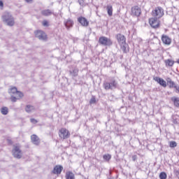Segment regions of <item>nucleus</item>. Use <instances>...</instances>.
Here are the masks:
<instances>
[{
	"mask_svg": "<svg viewBox=\"0 0 179 179\" xmlns=\"http://www.w3.org/2000/svg\"><path fill=\"white\" fill-rule=\"evenodd\" d=\"M66 179H75V175L72 171H68L66 173Z\"/></svg>",
	"mask_w": 179,
	"mask_h": 179,
	"instance_id": "nucleus-23",
	"label": "nucleus"
},
{
	"mask_svg": "<svg viewBox=\"0 0 179 179\" xmlns=\"http://www.w3.org/2000/svg\"><path fill=\"white\" fill-rule=\"evenodd\" d=\"M117 86H118V83H117L115 80H112L110 83H103V88L105 90H114V89H117Z\"/></svg>",
	"mask_w": 179,
	"mask_h": 179,
	"instance_id": "nucleus-3",
	"label": "nucleus"
},
{
	"mask_svg": "<svg viewBox=\"0 0 179 179\" xmlns=\"http://www.w3.org/2000/svg\"><path fill=\"white\" fill-rule=\"evenodd\" d=\"M69 75L72 78H76L79 75V69L74 67L72 70H69Z\"/></svg>",
	"mask_w": 179,
	"mask_h": 179,
	"instance_id": "nucleus-17",
	"label": "nucleus"
},
{
	"mask_svg": "<svg viewBox=\"0 0 179 179\" xmlns=\"http://www.w3.org/2000/svg\"><path fill=\"white\" fill-rule=\"evenodd\" d=\"M173 122L175 124H179V120H177V117H176V116L173 117Z\"/></svg>",
	"mask_w": 179,
	"mask_h": 179,
	"instance_id": "nucleus-38",
	"label": "nucleus"
},
{
	"mask_svg": "<svg viewBox=\"0 0 179 179\" xmlns=\"http://www.w3.org/2000/svg\"><path fill=\"white\" fill-rule=\"evenodd\" d=\"M99 44L101 45H106L110 47V45H113V41L111 39L106 37V36H101L99 38Z\"/></svg>",
	"mask_w": 179,
	"mask_h": 179,
	"instance_id": "nucleus-6",
	"label": "nucleus"
},
{
	"mask_svg": "<svg viewBox=\"0 0 179 179\" xmlns=\"http://www.w3.org/2000/svg\"><path fill=\"white\" fill-rule=\"evenodd\" d=\"M131 159H132L133 162H136V159H138V157L136 155H133L131 157Z\"/></svg>",
	"mask_w": 179,
	"mask_h": 179,
	"instance_id": "nucleus-39",
	"label": "nucleus"
},
{
	"mask_svg": "<svg viewBox=\"0 0 179 179\" xmlns=\"http://www.w3.org/2000/svg\"><path fill=\"white\" fill-rule=\"evenodd\" d=\"M78 3L80 6H83V5H85V1L83 0H78Z\"/></svg>",
	"mask_w": 179,
	"mask_h": 179,
	"instance_id": "nucleus-36",
	"label": "nucleus"
},
{
	"mask_svg": "<svg viewBox=\"0 0 179 179\" xmlns=\"http://www.w3.org/2000/svg\"><path fill=\"white\" fill-rule=\"evenodd\" d=\"M7 142L8 145H13V141L10 138H7Z\"/></svg>",
	"mask_w": 179,
	"mask_h": 179,
	"instance_id": "nucleus-37",
	"label": "nucleus"
},
{
	"mask_svg": "<svg viewBox=\"0 0 179 179\" xmlns=\"http://www.w3.org/2000/svg\"><path fill=\"white\" fill-rule=\"evenodd\" d=\"M64 23L67 30H69L71 27H73V20H72L71 18H69L66 20H65Z\"/></svg>",
	"mask_w": 179,
	"mask_h": 179,
	"instance_id": "nucleus-16",
	"label": "nucleus"
},
{
	"mask_svg": "<svg viewBox=\"0 0 179 179\" xmlns=\"http://www.w3.org/2000/svg\"><path fill=\"white\" fill-rule=\"evenodd\" d=\"M31 142L36 146H39L41 143L40 138L36 134H32L31 136Z\"/></svg>",
	"mask_w": 179,
	"mask_h": 179,
	"instance_id": "nucleus-10",
	"label": "nucleus"
},
{
	"mask_svg": "<svg viewBox=\"0 0 179 179\" xmlns=\"http://www.w3.org/2000/svg\"><path fill=\"white\" fill-rule=\"evenodd\" d=\"M10 100L11 101H13V103H16V101H17V98H16L15 96H11Z\"/></svg>",
	"mask_w": 179,
	"mask_h": 179,
	"instance_id": "nucleus-33",
	"label": "nucleus"
},
{
	"mask_svg": "<svg viewBox=\"0 0 179 179\" xmlns=\"http://www.w3.org/2000/svg\"><path fill=\"white\" fill-rule=\"evenodd\" d=\"M158 19L152 17L149 20V23L152 29H159L160 27V21Z\"/></svg>",
	"mask_w": 179,
	"mask_h": 179,
	"instance_id": "nucleus-8",
	"label": "nucleus"
},
{
	"mask_svg": "<svg viewBox=\"0 0 179 179\" xmlns=\"http://www.w3.org/2000/svg\"><path fill=\"white\" fill-rule=\"evenodd\" d=\"M0 6H3V2L0 0Z\"/></svg>",
	"mask_w": 179,
	"mask_h": 179,
	"instance_id": "nucleus-42",
	"label": "nucleus"
},
{
	"mask_svg": "<svg viewBox=\"0 0 179 179\" xmlns=\"http://www.w3.org/2000/svg\"><path fill=\"white\" fill-rule=\"evenodd\" d=\"M115 38L117 40V43H119V44L127 43V38H125V36L121 34H116Z\"/></svg>",
	"mask_w": 179,
	"mask_h": 179,
	"instance_id": "nucleus-11",
	"label": "nucleus"
},
{
	"mask_svg": "<svg viewBox=\"0 0 179 179\" xmlns=\"http://www.w3.org/2000/svg\"><path fill=\"white\" fill-rule=\"evenodd\" d=\"M169 146L170 148H176L177 143L176 141H170Z\"/></svg>",
	"mask_w": 179,
	"mask_h": 179,
	"instance_id": "nucleus-30",
	"label": "nucleus"
},
{
	"mask_svg": "<svg viewBox=\"0 0 179 179\" xmlns=\"http://www.w3.org/2000/svg\"><path fill=\"white\" fill-rule=\"evenodd\" d=\"M1 113L3 115H8V113H9V109L6 106H3L1 108Z\"/></svg>",
	"mask_w": 179,
	"mask_h": 179,
	"instance_id": "nucleus-24",
	"label": "nucleus"
},
{
	"mask_svg": "<svg viewBox=\"0 0 179 179\" xmlns=\"http://www.w3.org/2000/svg\"><path fill=\"white\" fill-rule=\"evenodd\" d=\"M174 89L178 91V93H179V86L176 85Z\"/></svg>",
	"mask_w": 179,
	"mask_h": 179,
	"instance_id": "nucleus-40",
	"label": "nucleus"
},
{
	"mask_svg": "<svg viewBox=\"0 0 179 179\" xmlns=\"http://www.w3.org/2000/svg\"><path fill=\"white\" fill-rule=\"evenodd\" d=\"M94 103H96V96H92L90 100V104H94Z\"/></svg>",
	"mask_w": 179,
	"mask_h": 179,
	"instance_id": "nucleus-31",
	"label": "nucleus"
},
{
	"mask_svg": "<svg viewBox=\"0 0 179 179\" xmlns=\"http://www.w3.org/2000/svg\"><path fill=\"white\" fill-rule=\"evenodd\" d=\"M159 178L160 179L167 178V174L166 173V172H161L159 174Z\"/></svg>",
	"mask_w": 179,
	"mask_h": 179,
	"instance_id": "nucleus-29",
	"label": "nucleus"
},
{
	"mask_svg": "<svg viewBox=\"0 0 179 179\" xmlns=\"http://www.w3.org/2000/svg\"><path fill=\"white\" fill-rule=\"evenodd\" d=\"M164 63H165L166 66H173V65H174V61H173L170 59L165 60Z\"/></svg>",
	"mask_w": 179,
	"mask_h": 179,
	"instance_id": "nucleus-25",
	"label": "nucleus"
},
{
	"mask_svg": "<svg viewBox=\"0 0 179 179\" xmlns=\"http://www.w3.org/2000/svg\"><path fill=\"white\" fill-rule=\"evenodd\" d=\"M25 1H26V2H27V3H30V2H32L33 0H25Z\"/></svg>",
	"mask_w": 179,
	"mask_h": 179,
	"instance_id": "nucleus-43",
	"label": "nucleus"
},
{
	"mask_svg": "<svg viewBox=\"0 0 179 179\" xmlns=\"http://www.w3.org/2000/svg\"><path fill=\"white\" fill-rule=\"evenodd\" d=\"M152 16L157 19H160L164 16V10L162 7H157L152 10Z\"/></svg>",
	"mask_w": 179,
	"mask_h": 179,
	"instance_id": "nucleus-4",
	"label": "nucleus"
},
{
	"mask_svg": "<svg viewBox=\"0 0 179 179\" xmlns=\"http://www.w3.org/2000/svg\"><path fill=\"white\" fill-rule=\"evenodd\" d=\"M131 16H136L137 17H139V16H141V13H142V10L138 6H134L131 7Z\"/></svg>",
	"mask_w": 179,
	"mask_h": 179,
	"instance_id": "nucleus-9",
	"label": "nucleus"
},
{
	"mask_svg": "<svg viewBox=\"0 0 179 179\" xmlns=\"http://www.w3.org/2000/svg\"><path fill=\"white\" fill-rule=\"evenodd\" d=\"M64 170V167L61 165H56L53 170H52V173L53 174H61V173H62V171Z\"/></svg>",
	"mask_w": 179,
	"mask_h": 179,
	"instance_id": "nucleus-15",
	"label": "nucleus"
},
{
	"mask_svg": "<svg viewBox=\"0 0 179 179\" xmlns=\"http://www.w3.org/2000/svg\"><path fill=\"white\" fill-rule=\"evenodd\" d=\"M178 178L179 179V170L176 172Z\"/></svg>",
	"mask_w": 179,
	"mask_h": 179,
	"instance_id": "nucleus-41",
	"label": "nucleus"
},
{
	"mask_svg": "<svg viewBox=\"0 0 179 179\" xmlns=\"http://www.w3.org/2000/svg\"><path fill=\"white\" fill-rule=\"evenodd\" d=\"M10 94H17V88L16 87H13L10 89V91L8 92Z\"/></svg>",
	"mask_w": 179,
	"mask_h": 179,
	"instance_id": "nucleus-27",
	"label": "nucleus"
},
{
	"mask_svg": "<svg viewBox=\"0 0 179 179\" xmlns=\"http://www.w3.org/2000/svg\"><path fill=\"white\" fill-rule=\"evenodd\" d=\"M59 136L62 139H68L71 136V133L68 129L62 128L59 131Z\"/></svg>",
	"mask_w": 179,
	"mask_h": 179,
	"instance_id": "nucleus-7",
	"label": "nucleus"
},
{
	"mask_svg": "<svg viewBox=\"0 0 179 179\" xmlns=\"http://www.w3.org/2000/svg\"><path fill=\"white\" fill-rule=\"evenodd\" d=\"M30 121L32 124H37V122H38V121H37V120L34 119V118H31Z\"/></svg>",
	"mask_w": 179,
	"mask_h": 179,
	"instance_id": "nucleus-35",
	"label": "nucleus"
},
{
	"mask_svg": "<svg viewBox=\"0 0 179 179\" xmlns=\"http://www.w3.org/2000/svg\"><path fill=\"white\" fill-rule=\"evenodd\" d=\"M17 95L19 96L20 98L23 97V96H24L23 94V92H20V91H17Z\"/></svg>",
	"mask_w": 179,
	"mask_h": 179,
	"instance_id": "nucleus-34",
	"label": "nucleus"
},
{
	"mask_svg": "<svg viewBox=\"0 0 179 179\" xmlns=\"http://www.w3.org/2000/svg\"><path fill=\"white\" fill-rule=\"evenodd\" d=\"M120 47H121L122 51H123V52L124 54H127V47H128V44H127V42H124L123 43H120Z\"/></svg>",
	"mask_w": 179,
	"mask_h": 179,
	"instance_id": "nucleus-22",
	"label": "nucleus"
},
{
	"mask_svg": "<svg viewBox=\"0 0 179 179\" xmlns=\"http://www.w3.org/2000/svg\"><path fill=\"white\" fill-rule=\"evenodd\" d=\"M78 22L81 24V26H83V27H87V26H89V21H87L86 17H80L78 18Z\"/></svg>",
	"mask_w": 179,
	"mask_h": 179,
	"instance_id": "nucleus-12",
	"label": "nucleus"
},
{
	"mask_svg": "<svg viewBox=\"0 0 179 179\" xmlns=\"http://www.w3.org/2000/svg\"><path fill=\"white\" fill-rule=\"evenodd\" d=\"M154 80H155V82H157V83H159V85H160L163 87H167V83L165 80H163V78H161L160 77H155L154 78Z\"/></svg>",
	"mask_w": 179,
	"mask_h": 179,
	"instance_id": "nucleus-14",
	"label": "nucleus"
},
{
	"mask_svg": "<svg viewBox=\"0 0 179 179\" xmlns=\"http://www.w3.org/2000/svg\"><path fill=\"white\" fill-rule=\"evenodd\" d=\"M34 34H35V37H36V38H38V40H41L42 41H47V34H45V32H44V31H41V30H37L34 31Z\"/></svg>",
	"mask_w": 179,
	"mask_h": 179,
	"instance_id": "nucleus-5",
	"label": "nucleus"
},
{
	"mask_svg": "<svg viewBox=\"0 0 179 179\" xmlns=\"http://www.w3.org/2000/svg\"><path fill=\"white\" fill-rule=\"evenodd\" d=\"M166 83L170 89H173L176 86V83H174V81H172L171 78H166Z\"/></svg>",
	"mask_w": 179,
	"mask_h": 179,
	"instance_id": "nucleus-19",
	"label": "nucleus"
},
{
	"mask_svg": "<svg viewBox=\"0 0 179 179\" xmlns=\"http://www.w3.org/2000/svg\"><path fill=\"white\" fill-rule=\"evenodd\" d=\"M162 41L166 45H170L171 44V38H170L167 35L163 34L162 36Z\"/></svg>",
	"mask_w": 179,
	"mask_h": 179,
	"instance_id": "nucleus-13",
	"label": "nucleus"
},
{
	"mask_svg": "<svg viewBox=\"0 0 179 179\" xmlns=\"http://www.w3.org/2000/svg\"><path fill=\"white\" fill-rule=\"evenodd\" d=\"M12 155L15 159H22V150H20V145L15 144L13 145L12 150Z\"/></svg>",
	"mask_w": 179,
	"mask_h": 179,
	"instance_id": "nucleus-2",
	"label": "nucleus"
},
{
	"mask_svg": "<svg viewBox=\"0 0 179 179\" xmlns=\"http://www.w3.org/2000/svg\"><path fill=\"white\" fill-rule=\"evenodd\" d=\"M103 160H106V162H110V160L111 159V155L110 154L104 155L103 156Z\"/></svg>",
	"mask_w": 179,
	"mask_h": 179,
	"instance_id": "nucleus-28",
	"label": "nucleus"
},
{
	"mask_svg": "<svg viewBox=\"0 0 179 179\" xmlns=\"http://www.w3.org/2000/svg\"><path fill=\"white\" fill-rule=\"evenodd\" d=\"M2 20L6 26L13 27L15 26V17L9 12H5L1 16Z\"/></svg>",
	"mask_w": 179,
	"mask_h": 179,
	"instance_id": "nucleus-1",
	"label": "nucleus"
},
{
	"mask_svg": "<svg viewBox=\"0 0 179 179\" xmlns=\"http://www.w3.org/2000/svg\"><path fill=\"white\" fill-rule=\"evenodd\" d=\"M108 16H113V6L108 5L106 7Z\"/></svg>",
	"mask_w": 179,
	"mask_h": 179,
	"instance_id": "nucleus-26",
	"label": "nucleus"
},
{
	"mask_svg": "<svg viewBox=\"0 0 179 179\" xmlns=\"http://www.w3.org/2000/svg\"><path fill=\"white\" fill-rule=\"evenodd\" d=\"M43 26H45V27H48V26H50V24H48V21H47V20H43Z\"/></svg>",
	"mask_w": 179,
	"mask_h": 179,
	"instance_id": "nucleus-32",
	"label": "nucleus"
},
{
	"mask_svg": "<svg viewBox=\"0 0 179 179\" xmlns=\"http://www.w3.org/2000/svg\"><path fill=\"white\" fill-rule=\"evenodd\" d=\"M171 101H173L175 107H179V98L176 96H173L171 98Z\"/></svg>",
	"mask_w": 179,
	"mask_h": 179,
	"instance_id": "nucleus-20",
	"label": "nucleus"
},
{
	"mask_svg": "<svg viewBox=\"0 0 179 179\" xmlns=\"http://www.w3.org/2000/svg\"><path fill=\"white\" fill-rule=\"evenodd\" d=\"M41 13L42 16H51V15H54V13L50 9L43 10Z\"/></svg>",
	"mask_w": 179,
	"mask_h": 179,
	"instance_id": "nucleus-18",
	"label": "nucleus"
},
{
	"mask_svg": "<svg viewBox=\"0 0 179 179\" xmlns=\"http://www.w3.org/2000/svg\"><path fill=\"white\" fill-rule=\"evenodd\" d=\"M34 110H36V108L31 105H27L25 107V111H26V113H28L29 114L30 113H32V111H34Z\"/></svg>",
	"mask_w": 179,
	"mask_h": 179,
	"instance_id": "nucleus-21",
	"label": "nucleus"
}]
</instances>
